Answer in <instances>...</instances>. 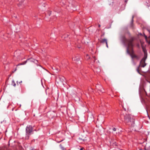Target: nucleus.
I'll return each mask as SVG.
<instances>
[{
	"label": "nucleus",
	"mask_w": 150,
	"mask_h": 150,
	"mask_svg": "<svg viewBox=\"0 0 150 150\" xmlns=\"http://www.w3.org/2000/svg\"><path fill=\"white\" fill-rule=\"evenodd\" d=\"M143 150H150V147H149L147 149H146L145 148Z\"/></svg>",
	"instance_id": "obj_19"
},
{
	"label": "nucleus",
	"mask_w": 150,
	"mask_h": 150,
	"mask_svg": "<svg viewBox=\"0 0 150 150\" xmlns=\"http://www.w3.org/2000/svg\"><path fill=\"white\" fill-rule=\"evenodd\" d=\"M20 5H18L19 6H20Z\"/></svg>",
	"instance_id": "obj_39"
},
{
	"label": "nucleus",
	"mask_w": 150,
	"mask_h": 150,
	"mask_svg": "<svg viewBox=\"0 0 150 150\" xmlns=\"http://www.w3.org/2000/svg\"><path fill=\"white\" fill-rule=\"evenodd\" d=\"M100 71V69H98V70L97 71L99 72Z\"/></svg>",
	"instance_id": "obj_24"
},
{
	"label": "nucleus",
	"mask_w": 150,
	"mask_h": 150,
	"mask_svg": "<svg viewBox=\"0 0 150 150\" xmlns=\"http://www.w3.org/2000/svg\"><path fill=\"white\" fill-rule=\"evenodd\" d=\"M133 18H134V17H133H133H132V21H133Z\"/></svg>",
	"instance_id": "obj_35"
},
{
	"label": "nucleus",
	"mask_w": 150,
	"mask_h": 150,
	"mask_svg": "<svg viewBox=\"0 0 150 150\" xmlns=\"http://www.w3.org/2000/svg\"><path fill=\"white\" fill-rule=\"evenodd\" d=\"M33 129L32 127L30 125H28L26 128V139H29V135L31 134L33 132Z\"/></svg>",
	"instance_id": "obj_3"
},
{
	"label": "nucleus",
	"mask_w": 150,
	"mask_h": 150,
	"mask_svg": "<svg viewBox=\"0 0 150 150\" xmlns=\"http://www.w3.org/2000/svg\"><path fill=\"white\" fill-rule=\"evenodd\" d=\"M90 116L91 118H92L93 119V116L91 114Z\"/></svg>",
	"instance_id": "obj_22"
},
{
	"label": "nucleus",
	"mask_w": 150,
	"mask_h": 150,
	"mask_svg": "<svg viewBox=\"0 0 150 150\" xmlns=\"http://www.w3.org/2000/svg\"><path fill=\"white\" fill-rule=\"evenodd\" d=\"M123 108L125 110V111H126V109L125 108H124V107L123 106Z\"/></svg>",
	"instance_id": "obj_28"
},
{
	"label": "nucleus",
	"mask_w": 150,
	"mask_h": 150,
	"mask_svg": "<svg viewBox=\"0 0 150 150\" xmlns=\"http://www.w3.org/2000/svg\"><path fill=\"white\" fill-rule=\"evenodd\" d=\"M112 130L113 131H116V129L115 128V127L113 128H112Z\"/></svg>",
	"instance_id": "obj_20"
},
{
	"label": "nucleus",
	"mask_w": 150,
	"mask_h": 150,
	"mask_svg": "<svg viewBox=\"0 0 150 150\" xmlns=\"http://www.w3.org/2000/svg\"><path fill=\"white\" fill-rule=\"evenodd\" d=\"M144 37H145V39H146V40H147V36H146V35H145V34H144Z\"/></svg>",
	"instance_id": "obj_18"
},
{
	"label": "nucleus",
	"mask_w": 150,
	"mask_h": 150,
	"mask_svg": "<svg viewBox=\"0 0 150 150\" xmlns=\"http://www.w3.org/2000/svg\"><path fill=\"white\" fill-rule=\"evenodd\" d=\"M125 122L128 125L131 124L132 126H134V119L131 118L130 115L128 114H126L124 116Z\"/></svg>",
	"instance_id": "obj_2"
},
{
	"label": "nucleus",
	"mask_w": 150,
	"mask_h": 150,
	"mask_svg": "<svg viewBox=\"0 0 150 150\" xmlns=\"http://www.w3.org/2000/svg\"><path fill=\"white\" fill-rule=\"evenodd\" d=\"M139 150H143L142 149H140Z\"/></svg>",
	"instance_id": "obj_36"
},
{
	"label": "nucleus",
	"mask_w": 150,
	"mask_h": 150,
	"mask_svg": "<svg viewBox=\"0 0 150 150\" xmlns=\"http://www.w3.org/2000/svg\"><path fill=\"white\" fill-rule=\"evenodd\" d=\"M98 26H99V27H100V25H98Z\"/></svg>",
	"instance_id": "obj_33"
},
{
	"label": "nucleus",
	"mask_w": 150,
	"mask_h": 150,
	"mask_svg": "<svg viewBox=\"0 0 150 150\" xmlns=\"http://www.w3.org/2000/svg\"><path fill=\"white\" fill-rule=\"evenodd\" d=\"M86 57L87 59H88L89 58V57L88 55V54L86 55Z\"/></svg>",
	"instance_id": "obj_21"
},
{
	"label": "nucleus",
	"mask_w": 150,
	"mask_h": 150,
	"mask_svg": "<svg viewBox=\"0 0 150 150\" xmlns=\"http://www.w3.org/2000/svg\"><path fill=\"white\" fill-rule=\"evenodd\" d=\"M115 145H116L115 144Z\"/></svg>",
	"instance_id": "obj_41"
},
{
	"label": "nucleus",
	"mask_w": 150,
	"mask_h": 150,
	"mask_svg": "<svg viewBox=\"0 0 150 150\" xmlns=\"http://www.w3.org/2000/svg\"><path fill=\"white\" fill-rule=\"evenodd\" d=\"M59 79L61 82L64 85V83L63 82L65 81V78L64 76H61L59 77Z\"/></svg>",
	"instance_id": "obj_10"
},
{
	"label": "nucleus",
	"mask_w": 150,
	"mask_h": 150,
	"mask_svg": "<svg viewBox=\"0 0 150 150\" xmlns=\"http://www.w3.org/2000/svg\"><path fill=\"white\" fill-rule=\"evenodd\" d=\"M17 52H15L14 56H15V57H16L17 58H18V56L17 55Z\"/></svg>",
	"instance_id": "obj_14"
},
{
	"label": "nucleus",
	"mask_w": 150,
	"mask_h": 150,
	"mask_svg": "<svg viewBox=\"0 0 150 150\" xmlns=\"http://www.w3.org/2000/svg\"><path fill=\"white\" fill-rule=\"evenodd\" d=\"M93 59H94V60H95L96 59V58L95 56H93Z\"/></svg>",
	"instance_id": "obj_23"
},
{
	"label": "nucleus",
	"mask_w": 150,
	"mask_h": 150,
	"mask_svg": "<svg viewBox=\"0 0 150 150\" xmlns=\"http://www.w3.org/2000/svg\"><path fill=\"white\" fill-rule=\"evenodd\" d=\"M60 146H61V147L62 149V150H65V148L63 147V146H62V145H60Z\"/></svg>",
	"instance_id": "obj_16"
},
{
	"label": "nucleus",
	"mask_w": 150,
	"mask_h": 150,
	"mask_svg": "<svg viewBox=\"0 0 150 150\" xmlns=\"http://www.w3.org/2000/svg\"><path fill=\"white\" fill-rule=\"evenodd\" d=\"M146 42L149 44V45H150V40H146Z\"/></svg>",
	"instance_id": "obj_13"
},
{
	"label": "nucleus",
	"mask_w": 150,
	"mask_h": 150,
	"mask_svg": "<svg viewBox=\"0 0 150 150\" xmlns=\"http://www.w3.org/2000/svg\"><path fill=\"white\" fill-rule=\"evenodd\" d=\"M39 67H40V68H42V67L41 66H39Z\"/></svg>",
	"instance_id": "obj_30"
},
{
	"label": "nucleus",
	"mask_w": 150,
	"mask_h": 150,
	"mask_svg": "<svg viewBox=\"0 0 150 150\" xmlns=\"http://www.w3.org/2000/svg\"><path fill=\"white\" fill-rule=\"evenodd\" d=\"M139 66L137 68V72L140 74V72H139Z\"/></svg>",
	"instance_id": "obj_15"
},
{
	"label": "nucleus",
	"mask_w": 150,
	"mask_h": 150,
	"mask_svg": "<svg viewBox=\"0 0 150 150\" xmlns=\"http://www.w3.org/2000/svg\"><path fill=\"white\" fill-rule=\"evenodd\" d=\"M99 90L101 92H103V91L101 89H99Z\"/></svg>",
	"instance_id": "obj_27"
},
{
	"label": "nucleus",
	"mask_w": 150,
	"mask_h": 150,
	"mask_svg": "<svg viewBox=\"0 0 150 150\" xmlns=\"http://www.w3.org/2000/svg\"><path fill=\"white\" fill-rule=\"evenodd\" d=\"M144 54H145V56H144V57H147V56H145V54H146V51H145L144 50Z\"/></svg>",
	"instance_id": "obj_17"
},
{
	"label": "nucleus",
	"mask_w": 150,
	"mask_h": 150,
	"mask_svg": "<svg viewBox=\"0 0 150 150\" xmlns=\"http://www.w3.org/2000/svg\"><path fill=\"white\" fill-rule=\"evenodd\" d=\"M12 85H13V86H14V87L16 86V83H15V81H14L13 80L12 81Z\"/></svg>",
	"instance_id": "obj_12"
},
{
	"label": "nucleus",
	"mask_w": 150,
	"mask_h": 150,
	"mask_svg": "<svg viewBox=\"0 0 150 150\" xmlns=\"http://www.w3.org/2000/svg\"><path fill=\"white\" fill-rule=\"evenodd\" d=\"M4 102L3 101H0V105H1L3 106H4Z\"/></svg>",
	"instance_id": "obj_11"
},
{
	"label": "nucleus",
	"mask_w": 150,
	"mask_h": 150,
	"mask_svg": "<svg viewBox=\"0 0 150 150\" xmlns=\"http://www.w3.org/2000/svg\"><path fill=\"white\" fill-rule=\"evenodd\" d=\"M83 150V148H81L80 149V150Z\"/></svg>",
	"instance_id": "obj_31"
},
{
	"label": "nucleus",
	"mask_w": 150,
	"mask_h": 150,
	"mask_svg": "<svg viewBox=\"0 0 150 150\" xmlns=\"http://www.w3.org/2000/svg\"><path fill=\"white\" fill-rule=\"evenodd\" d=\"M72 59L77 64H79L80 62L79 56H75L74 57L72 58Z\"/></svg>",
	"instance_id": "obj_7"
},
{
	"label": "nucleus",
	"mask_w": 150,
	"mask_h": 150,
	"mask_svg": "<svg viewBox=\"0 0 150 150\" xmlns=\"http://www.w3.org/2000/svg\"><path fill=\"white\" fill-rule=\"evenodd\" d=\"M22 81H21L20 82H18V83H22Z\"/></svg>",
	"instance_id": "obj_29"
},
{
	"label": "nucleus",
	"mask_w": 150,
	"mask_h": 150,
	"mask_svg": "<svg viewBox=\"0 0 150 150\" xmlns=\"http://www.w3.org/2000/svg\"><path fill=\"white\" fill-rule=\"evenodd\" d=\"M86 140V137H79L77 139V141L78 142L81 143H82L83 142H84Z\"/></svg>",
	"instance_id": "obj_8"
},
{
	"label": "nucleus",
	"mask_w": 150,
	"mask_h": 150,
	"mask_svg": "<svg viewBox=\"0 0 150 150\" xmlns=\"http://www.w3.org/2000/svg\"><path fill=\"white\" fill-rule=\"evenodd\" d=\"M17 69L16 68L15 69L14 71H13V72L14 73V72H15V71Z\"/></svg>",
	"instance_id": "obj_26"
},
{
	"label": "nucleus",
	"mask_w": 150,
	"mask_h": 150,
	"mask_svg": "<svg viewBox=\"0 0 150 150\" xmlns=\"http://www.w3.org/2000/svg\"><path fill=\"white\" fill-rule=\"evenodd\" d=\"M17 83L18 84V81H17Z\"/></svg>",
	"instance_id": "obj_38"
},
{
	"label": "nucleus",
	"mask_w": 150,
	"mask_h": 150,
	"mask_svg": "<svg viewBox=\"0 0 150 150\" xmlns=\"http://www.w3.org/2000/svg\"><path fill=\"white\" fill-rule=\"evenodd\" d=\"M27 62H28L29 63L33 62L35 64H36L38 62V61L37 60H36L34 59L31 58L30 59H28L26 61L23 62L22 63L18 64L17 66H18L20 65L25 64Z\"/></svg>",
	"instance_id": "obj_5"
},
{
	"label": "nucleus",
	"mask_w": 150,
	"mask_h": 150,
	"mask_svg": "<svg viewBox=\"0 0 150 150\" xmlns=\"http://www.w3.org/2000/svg\"><path fill=\"white\" fill-rule=\"evenodd\" d=\"M100 87L101 88H102V87H101V86H100Z\"/></svg>",
	"instance_id": "obj_37"
},
{
	"label": "nucleus",
	"mask_w": 150,
	"mask_h": 150,
	"mask_svg": "<svg viewBox=\"0 0 150 150\" xmlns=\"http://www.w3.org/2000/svg\"><path fill=\"white\" fill-rule=\"evenodd\" d=\"M129 47H127V52L128 54H129L131 56L132 60H133L134 58L139 59V57L134 54V51L133 50H132L131 53L130 52L129 50Z\"/></svg>",
	"instance_id": "obj_4"
},
{
	"label": "nucleus",
	"mask_w": 150,
	"mask_h": 150,
	"mask_svg": "<svg viewBox=\"0 0 150 150\" xmlns=\"http://www.w3.org/2000/svg\"><path fill=\"white\" fill-rule=\"evenodd\" d=\"M128 34L129 35H130V34L128 32Z\"/></svg>",
	"instance_id": "obj_34"
},
{
	"label": "nucleus",
	"mask_w": 150,
	"mask_h": 150,
	"mask_svg": "<svg viewBox=\"0 0 150 150\" xmlns=\"http://www.w3.org/2000/svg\"><path fill=\"white\" fill-rule=\"evenodd\" d=\"M100 42L102 43H105L106 44V46L107 48H108V41L106 39H102L100 41Z\"/></svg>",
	"instance_id": "obj_9"
},
{
	"label": "nucleus",
	"mask_w": 150,
	"mask_h": 150,
	"mask_svg": "<svg viewBox=\"0 0 150 150\" xmlns=\"http://www.w3.org/2000/svg\"><path fill=\"white\" fill-rule=\"evenodd\" d=\"M146 81H147L148 82H149V83H150V81H148L147 80H146Z\"/></svg>",
	"instance_id": "obj_32"
},
{
	"label": "nucleus",
	"mask_w": 150,
	"mask_h": 150,
	"mask_svg": "<svg viewBox=\"0 0 150 150\" xmlns=\"http://www.w3.org/2000/svg\"><path fill=\"white\" fill-rule=\"evenodd\" d=\"M146 58V57H144L140 62V64L139 66H141L142 67H144L146 65V64L145 63V60Z\"/></svg>",
	"instance_id": "obj_6"
},
{
	"label": "nucleus",
	"mask_w": 150,
	"mask_h": 150,
	"mask_svg": "<svg viewBox=\"0 0 150 150\" xmlns=\"http://www.w3.org/2000/svg\"><path fill=\"white\" fill-rule=\"evenodd\" d=\"M120 39L125 45L127 44V47L132 48L133 47V42L134 40V38L133 37H132L129 39L127 40L125 35H122L120 37Z\"/></svg>",
	"instance_id": "obj_1"
},
{
	"label": "nucleus",
	"mask_w": 150,
	"mask_h": 150,
	"mask_svg": "<svg viewBox=\"0 0 150 150\" xmlns=\"http://www.w3.org/2000/svg\"><path fill=\"white\" fill-rule=\"evenodd\" d=\"M63 139H62V140L61 141H59L58 142H57L58 143H60V142L62 141H63Z\"/></svg>",
	"instance_id": "obj_25"
},
{
	"label": "nucleus",
	"mask_w": 150,
	"mask_h": 150,
	"mask_svg": "<svg viewBox=\"0 0 150 150\" xmlns=\"http://www.w3.org/2000/svg\"><path fill=\"white\" fill-rule=\"evenodd\" d=\"M88 118H89V116H88Z\"/></svg>",
	"instance_id": "obj_40"
}]
</instances>
